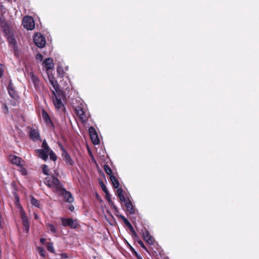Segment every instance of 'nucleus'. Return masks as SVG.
I'll return each instance as SVG.
<instances>
[{
    "instance_id": "nucleus-6",
    "label": "nucleus",
    "mask_w": 259,
    "mask_h": 259,
    "mask_svg": "<svg viewBox=\"0 0 259 259\" xmlns=\"http://www.w3.org/2000/svg\"><path fill=\"white\" fill-rule=\"evenodd\" d=\"M23 25L27 30H32L34 28L35 24L33 19L30 16H26L23 20Z\"/></svg>"
},
{
    "instance_id": "nucleus-36",
    "label": "nucleus",
    "mask_w": 259,
    "mask_h": 259,
    "mask_svg": "<svg viewBox=\"0 0 259 259\" xmlns=\"http://www.w3.org/2000/svg\"><path fill=\"white\" fill-rule=\"evenodd\" d=\"M117 193L118 196L122 195V190L121 188H118L117 190Z\"/></svg>"
},
{
    "instance_id": "nucleus-40",
    "label": "nucleus",
    "mask_w": 259,
    "mask_h": 259,
    "mask_svg": "<svg viewBox=\"0 0 259 259\" xmlns=\"http://www.w3.org/2000/svg\"><path fill=\"white\" fill-rule=\"evenodd\" d=\"M3 107L4 108L5 112L7 113L8 112V108L6 104H5L4 105Z\"/></svg>"
},
{
    "instance_id": "nucleus-8",
    "label": "nucleus",
    "mask_w": 259,
    "mask_h": 259,
    "mask_svg": "<svg viewBox=\"0 0 259 259\" xmlns=\"http://www.w3.org/2000/svg\"><path fill=\"white\" fill-rule=\"evenodd\" d=\"M48 79L49 83L52 85L54 90H52V92L60 93L61 90L60 89L59 85L56 79L52 74H48Z\"/></svg>"
},
{
    "instance_id": "nucleus-1",
    "label": "nucleus",
    "mask_w": 259,
    "mask_h": 259,
    "mask_svg": "<svg viewBox=\"0 0 259 259\" xmlns=\"http://www.w3.org/2000/svg\"><path fill=\"white\" fill-rule=\"evenodd\" d=\"M42 149L36 150V153L39 158L45 161H47L48 156H50V159L54 161L57 160V157L54 152L49 148L46 141L44 140L42 143Z\"/></svg>"
},
{
    "instance_id": "nucleus-2",
    "label": "nucleus",
    "mask_w": 259,
    "mask_h": 259,
    "mask_svg": "<svg viewBox=\"0 0 259 259\" xmlns=\"http://www.w3.org/2000/svg\"><path fill=\"white\" fill-rule=\"evenodd\" d=\"M55 174L46 177L44 180V183L55 192H60L62 190V185L57 179L58 174L54 171Z\"/></svg>"
},
{
    "instance_id": "nucleus-23",
    "label": "nucleus",
    "mask_w": 259,
    "mask_h": 259,
    "mask_svg": "<svg viewBox=\"0 0 259 259\" xmlns=\"http://www.w3.org/2000/svg\"><path fill=\"white\" fill-rule=\"evenodd\" d=\"M37 250L40 256L45 257H46V251L42 247L38 246Z\"/></svg>"
},
{
    "instance_id": "nucleus-35",
    "label": "nucleus",
    "mask_w": 259,
    "mask_h": 259,
    "mask_svg": "<svg viewBox=\"0 0 259 259\" xmlns=\"http://www.w3.org/2000/svg\"><path fill=\"white\" fill-rule=\"evenodd\" d=\"M118 197H119L120 200L121 201L124 202L125 203L126 201H127V200H126V199H125L124 196L123 195V194L121 195H119Z\"/></svg>"
},
{
    "instance_id": "nucleus-45",
    "label": "nucleus",
    "mask_w": 259,
    "mask_h": 259,
    "mask_svg": "<svg viewBox=\"0 0 259 259\" xmlns=\"http://www.w3.org/2000/svg\"><path fill=\"white\" fill-rule=\"evenodd\" d=\"M1 226H2V216H1V214H0V228L1 227Z\"/></svg>"
},
{
    "instance_id": "nucleus-20",
    "label": "nucleus",
    "mask_w": 259,
    "mask_h": 259,
    "mask_svg": "<svg viewBox=\"0 0 259 259\" xmlns=\"http://www.w3.org/2000/svg\"><path fill=\"white\" fill-rule=\"evenodd\" d=\"M9 160L13 164L17 165H20V158L15 155H10L9 157Z\"/></svg>"
},
{
    "instance_id": "nucleus-15",
    "label": "nucleus",
    "mask_w": 259,
    "mask_h": 259,
    "mask_svg": "<svg viewBox=\"0 0 259 259\" xmlns=\"http://www.w3.org/2000/svg\"><path fill=\"white\" fill-rule=\"evenodd\" d=\"M29 136L33 141L40 140L39 133L37 129L31 128L29 132Z\"/></svg>"
},
{
    "instance_id": "nucleus-34",
    "label": "nucleus",
    "mask_w": 259,
    "mask_h": 259,
    "mask_svg": "<svg viewBox=\"0 0 259 259\" xmlns=\"http://www.w3.org/2000/svg\"><path fill=\"white\" fill-rule=\"evenodd\" d=\"M138 244L141 246V247L146 250V248L143 243V242L141 240L138 241Z\"/></svg>"
},
{
    "instance_id": "nucleus-14",
    "label": "nucleus",
    "mask_w": 259,
    "mask_h": 259,
    "mask_svg": "<svg viewBox=\"0 0 259 259\" xmlns=\"http://www.w3.org/2000/svg\"><path fill=\"white\" fill-rule=\"evenodd\" d=\"M62 150V156L63 157V159L67 164L72 166L74 164V161L65 150L63 149Z\"/></svg>"
},
{
    "instance_id": "nucleus-46",
    "label": "nucleus",
    "mask_w": 259,
    "mask_h": 259,
    "mask_svg": "<svg viewBox=\"0 0 259 259\" xmlns=\"http://www.w3.org/2000/svg\"><path fill=\"white\" fill-rule=\"evenodd\" d=\"M106 195L107 199L109 201V200H110V195H109V194L108 193V195Z\"/></svg>"
},
{
    "instance_id": "nucleus-47",
    "label": "nucleus",
    "mask_w": 259,
    "mask_h": 259,
    "mask_svg": "<svg viewBox=\"0 0 259 259\" xmlns=\"http://www.w3.org/2000/svg\"><path fill=\"white\" fill-rule=\"evenodd\" d=\"M69 209L71 211H73V210L74 209V207L73 206H70V208H69Z\"/></svg>"
},
{
    "instance_id": "nucleus-9",
    "label": "nucleus",
    "mask_w": 259,
    "mask_h": 259,
    "mask_svg": "<svg viewBox=\"0 0 259 259\" xmlns=\"http://www.w3.org/2000/svg\"><path fill=\"white\" fill-rule=\"evenodd\" d=\"M20 213L22 220L24 229L26 233H28L29 230V223L27 215L22 208H20Z\"/></svg>"
},
{
    "instance_id": "nucleus-25",
    "label": "nucleus",
    "mask_w": 259,
    "mask_h": 259,
    "mask_svg": "<svg viewBox=\"0 0 259 259\" xmlns=\"http://www.w3.org/2000/svg\"><path fill=\"white\" fill-rule=\"evenodd\" d=\"M122 219L123 220L124 223L129 227V228L131 229L132 232L135 234L136 232L134 230V229L132 226V225L130 224V223L124 217H122Z\"/></svg>"
},
{
    "instance_id": "nucleus-18",
    "label": "nucleus",
    "mask_w": 259,
    "mask_h": 259,
    "mask_svg": "<svg viewBox=\"0 0 259 259\" xmlns=\"http://www.w3.org/2000/svg\"><path fill=\"white\" fill-rule=\"evenodd\" d=\"M46 227L49 233H51L55 236L57 235L58 231L56 227L52 224L48 223L46 224Z\"/></svg>"
},
{
    "instance_id": "nucleus-48",
    "label": "nucleus",
    "mask_w": 259,
    "mask_h": 259,
    "mask_svg": "<svg viewBox=\"0 0 259 259\" xmlns=\"http://www.w3.org/2000/svg\"><path fill=\"white\" fill-rule=\"evenodd\" d=\"M22 172L23 174H26V170L25 169H24L22 170Z\"/></svg>"
},
{
    "instance_id": "nucleus-29",
    "label": "nucleus",
    "mask_w": 259,
    "mask_h": 259,
    "mask_svg": "<svg viewBox=\"0 0 259 259\" xmlns=\"http://www.w3.org/2000/svg\"><path fill=\"white\" fill-rule=\"evenodd\" d=\"M8 40L10 44L13 45H15L16 40L15 38L12 35H10V36H9Z\"/></svg>"
},
{
    "instance_id": "nucleus-27",
    "label": "nucleus",
    "mask_w": 259,
    "mask_h": 259,
    "mask_svg": "<svg viewBox=\"0 0 259 259\" xmlns=\"http://www.w3.org/2000/svg\"><path fill=\"white\" fill-rule=\"evenodd\" d=\"M31 203L35 207H39V201L33 197L31 198Z\"/></svg>"
},
{
    "instance_id": "nucleus-32",
    "label": "nucleus",
    "mask_w": 259,
    "mask_h": 259,
    "mask_svg": "<svg viewBox=\"0 0 259 259\" xmlns=\"http://www.w3.org/2000/svg\"><path fill=\"white\" fill-rule=\"evenodd\" d=\"M101 187H102V190L103 191V192L106 194V195H108V191L107 188H106V186L103 183H102L101 184Z\"/></svg>"
},
{
    "instance_id": "nucleus-30",
    "label": "nucleus",
    "mask_w": 259,
    "mask_h": 259,
    "mask_svg": "<svg viewBox=\"0 0 259 259\" xmlns=\"http://www.w3.org/2000/svg\"><path fill=\"white\" fill-rule=\"evenodd\" d=\"M0 26L4 28V30L5 32V33H7V29H6V22L5 20H1L0 21Z\"/></svg>"
},
{
    "instance_id": "nucleus-4",
    "label": "nucleus",
    "mask_w": 259,
    "mask_h": 259,
    "mask_svg": "<svg viewBox=\"0 0 259 259\" xmlns=\"http://www.w3.org/2000/svg\"><path fill=\"white\" fill-rule=\"evenodd\" d=\"M75 112L77 116L79 118L82 122H84L87 120V115L85 113V105L83 103H80L79 106L74 107Z\"/></svg>"
},
{
    "instance_id": "nucleus-37",
    "label": "nucleus",
    "mask_w": 259,
    "mask_h": 259,
    "mask_svg": "<svg viewBox=\"0 0 259 259\" xmlns=\"http://www.w3.org/2000/svg\"><path fill=\"white\" fill-rule=\"evenodd\" d=\"M3 65L2 64H0V78L3 76Z\"/></svg>"
},
{
    "instance_id": "nucleus-11",
    "label": "nucleus",
    "mask_w": 259,
    "mask_h": 259,
    "mask_svg": "<svg viewBox=\"0 0 259 259\" xmlns=\"http://www.w3.org/2000/svg\"><path fill=\"white\" fill-rule=\"evenodd\" d=\"M58 193H59L60 194L64 196V199H65V201L66 202L71 203L73 201L74 198L71 194L69 192L66 191L63 187L62 190H61L60 192H58Z\"/></svg>"
},
{
    "instance_id": "nucleus-12",
    "label": "nucleus",
    "mask_w": 259,
    "mask_h": 259,
    "mask_svg": "<svg viewBox=\"0 0 259 259\" xmlns=\"http://www.w3.org/2000/svg\"><path fill=\"white\" fill-rule=\"evenodd\" d=\"M8 91L10 96L15 101L19 99V97L14 90L13 84L11 81H10L8 86Z\"/></svg>"
},
{
    "instance_id": "nucleus-26",
    "label": "nucleus",
    "mask_w": 259,
    "mask_h": 259,
    "mask_svg": "<svg viewBox=\"0 0 259 259\" xmlns=\"http://www.w3.org/2000/svg\"><path fill=\"white\" fill-rule=\"evenodd\" d=\"M104 170H105V172H106V174L107 175H109L110 177L111 176V175H113L112 174V170L109 166H108L107 165H105L104 166Z\"/></svg>"
},
{
    "instance_id": "nucleus-28",
    "label": "nucleus",
    "mask_w": 259,
    "mask_h": 259,
    "mask_svg": "<svg viewBox=\"0 0 259 259\" xmlns=\"http://www.w3.org/2000/svg\"><path fill=\"white\" fill-rule=\"evenodd\" d=\"M42 171H43V173L45 175H47V176L49 175V168L47 165H46V164L42 165Z\"/></svg>"
},
{
    "instance_id": "nucleus-16",
    "label": "nucleus",
    "mask_w": 259,
    "mask_h": 259,
    "mask_svg": "<svg viewBox=\"0 0 259 259\" xmlns=\"http://www.w3.org/2000/svg\"><path fill=\"white\" fill-rule=\"evenodd\" d=\"M143 237L149 244L152 245L153 244L154 238L150 235L148 231L146 230L143 233Z\"/></svg>"
},
{
    "instance_id": "nucleus-38",
    "label": "nucleus",
    "mask_w": 259,
    "mask_h": 259,
    "mask_svg": "<svg viewBox=\"0 0 259 259\" xmlns=\"http://www.w3.org/2000/svg\"><path fill=\"white\" fill-rule=\"evenodd\" d=\"M60 255L61 256V258H67L68 257V255L66 253H62Z\"/></svg>"
},
{
    "instance_id": "nucleus-10",
    "label": "nucleus",
    "mask_w": 259,
    "mask_h": 259,
    "mask_svg": "<svg viewBox=\"0 0 259 259\" xmlns=\"http://www.w3.org/2000/svg\"><path fill=\"white\" fill-rule=\"evenodd\" d=\"M62 225L64 227L69 226L71 228H76L77 227V223L76 220L72 219L61 218Z\"/></svg>"
},
{
    "instance_id": "nucleus-44",
    "label": "nucleus",
    "mask_w": 259,
    "mask_h": 259,
    "mask_svg": "<svg viewBox=\"0 0 259 259\" xmlns=\"http://www.w3.org/2000/svg\"><path fill=\"white\" fill-rule=\"evenodd\" d=\"M11 104L13 105V106H16V101H12L11 102Z\"/></svg>"
},
{
    "instance_id": "nucleus-5",
    "label": "nucleus",
    "mask_w": 259,
    "mask_h": 259,
    "mask_svg": "<svg viewBox=\"0 0 259 259\" xmlns=\"http://www.w3.org/2000/svg\"><path fill=\"white\" fill-rule=\"evenodd\" d=\"M33 40L36 46L39 48H43L46 45V39L40 33L35 34Z\"/></svg>"
},
{
    "instance_id": "nucleus-7",
    "label": "nucleus",
    "mask_w": 259,
    "mask_h": 259,
    "mask_svg": "<svg viewBox=\"0 0 259 259\" xmlns=\"http://www.w3.org/2000/svg\"><path fill=\"white\" fill-rule=\"evenodd\" d=\"M30 75L35 89L41 91L43 89V85L39 79L33 72H30Z\"/></svg>"
},
{
    "instance_id": "nucleus-49",
    "label": "nucleus",
    "mask_w": 259,
    "mask_h": 259,
    "mask_svg": "<svg viewBox=\"0 0 259 259\" xmlns=\"http://www.w3.org/2000/svg\"><path fill=\"white\" fill-rule=\"evenodd\" d=\"M139 259H143L141 257H139Z\"/></svg>"
},
{
    "instance_id": "nucleus-41",
    "label": "nucleus",
    "mask_w": 259,
    "mask_h": 259,
    "mask_svg": "<svg viewBox=\"0 0 259 259\" xmlns=\"http://www.w3.org/2000/svg\"><path fill=\"white\" fill-rule=\"evenodd\" d=\"M46 239L45 238H42L40 239V241L41 244H45L46 243Z\"/></svg>"
},
{
    "instance_id": "nucleus-33",
    "label": "nucleus",
    "mask_w": 259,
    "mask_h": 259,
    "mask_svg": "<svg viewBox=\"0 0 259 259\" xmlns=\"http://www.w3.org/2000/svg\"><path fill=\"white\" fill-rule=\"evenodd\" d=\"M89 132L90 136L91 135H93V134H97V132H96L95 129L93 127H90L89 129Z\"/></svg>"
},
{
    "instance_id": "nucleus-42",
    "label": "nucleus",
    "mask_w": 259,
    "mask_h": 259,
    "mask_svg": "<svg viewBox=\"0 0 259 259\" xmlns=\"http://www.w3.org/2000/svg\"><path fill=\"white\" fill-rule=\"evenodd\" d=\"M36 58H37V59H40V60H42V55H41L40 54H38L36 55Z\"/></svg>"
},
{
    "instance_id": "nucleus-43",
    "label": "nucleus",
    "mask_w": 259,
    "mask_h": 259,
    "mask_svg": "<svg viewBox=\"0 0 259 259\" xmlns=\"http://www.w3.org/2000/svg\"><path fill=\"white\" fill-rule=\"evenodd\" d=\"M65 79L66 80L64 81V85H66V83H67V81L69 82V79L68 78L66 77Z\"/></svg>"
},
{
    "instance_id": "nucleus-22",
    "label": "nucleus",
    "mask_w": 259,
    "mask_h": 259,
    "mask_svg": "<svg viewBox=\"0 0 259 259\" xmlns=\"http://www.w3.org/2000/svg\"><path fill=\"white\" fill-rule=\"evenodd\" d=\"M90 137L93 143L95 145H97L99 143L100 140L98 138L97 134H93V135H91Z\"/></svg>"
},
{
    "instance_id": "nucleus-21",
    "label": "nucleus",
    "mask_w": 259,
    "mask_h": 259,
    "mask_svg": "<svg viewBox=\"0 0 259 259\" xmlns=\"http://www.w3.org/2000/svg\"><path fill=\"white\" fill-rule=\"evenodd\" d=\"M110 179L112 182L113 187L115 188H118L119 187V182L117 179L115 178V177L113 175H111V176L110 177Z\"/></svg>"
},
{
    "instance_id": "nucleus-19",
    "label": "nucleus",
    "mask_w": 259,
    "mask_h": 259,
    "mask_svg": "<svg viewBox=\"0 0 259 259\" xmlns=\"http://www.w3.org/2000/svg\"><path fill=\"white\" fill-rule=\"evenodd\" d=\"M43 64L47 70L52 69L54 67L53 60L51 58L46 59Z\"/></svg>"
},
{
    "instance_id": "nucleus-13",
    "label": "nucleus",
    "mask_w": 259,
    "mask_h": 259,
    "mask_svg": "<svg viewBox=\"0 0 259 259\" xmlns=\"http://www.w3.org/2000/svg\"><path fill=\"white\" fill-rule=\"evenodd\" d=\"M42 117L45 121L47 126L51 128L54 127L53 122L52 121V120L51 119L49 114L45 110H43L42 112Z\"/></svg>"
},
{
    "instance_id": "nucleus-31",
    "label": "nucleus",
    "mask_w": 259,
    "mask_h": 259,
    "mask_svg": "<svg viewBox=\"0 0 259 259\" xmlns=\"http://www.w3.org/2000/svg\"><path fill=\"white\" fill-rule=\"evenodd\" d=\"M57 72L58 73V74L61 76H63L64 73V72L62 69V67H61L60 66H58L57 67Z\"/></svg>"
},
{
    "instance_id": "nucleus-39",
    "label": "nucleus",
    "mask_w": 259,
    "mask_h": 259,
    "mask_svg": "<svg viewBox=\"0 0 259 259\" xmlns=\"http://www.w3.org/2000/svg\"><path fill=\"white\" fill-rule=\"evenodd\" d=\"M63 89L64 90H69V86L68 85V83H66V85H65L63 87Z\"/></svg>"
},
{
    "instance_id": "nucleus-17",
    "label": "nucleus",
    "mask_w": 259,
    "mask_h": 259,
    "mask_svg": "<svg viewBox=\"0 0 259 259\" xmlns=\"http://www.w3.org/2000/svg\"><path fill=\"white\" fill-rule=\"evenodd\" d=\"M125 206L126 207V210L128 212H129L131 214H135L136 212V210L134 207V206L132 204V202L128 200L125 203Z\"/></svg>"
},
{
    "instance_id": "nucleus-24",
    "label": "nucleus",
    "mask_w": 259,
    "mask_h": 259,
    "mask_svg": "<svg viewBox=\"0 0 259 259\" xmlns=\"http://www.w3.org/2000/svg\"><path fill=\"white\" fill-rule=\"evenodd\" d=\"M47 248L48 251L54 253L55 249L53 247V243L52 242H49L47 244Z\"/></svg>"
},
{
    "instance_id": "nucleus-3",
    "label": "nucleus",
    "mask_w": 259,
    "mask_h": 259,
    "mask_svg": "<svg viewBox=\"0 0 259 259\" xmlns=\"http://www.w3.org/2000/svg\"><path fill=\"white\" fill-rule=\"evenodd\" d=\"M63 97V95L62 91L60 93L53 92L52 100L56 108L60 109L64 108V105L62 102Z\"/></svg>"
}]
</instances>
